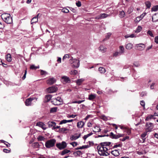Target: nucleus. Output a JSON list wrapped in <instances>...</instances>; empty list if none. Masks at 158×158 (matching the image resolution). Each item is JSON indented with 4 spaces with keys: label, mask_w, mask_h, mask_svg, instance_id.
I'll return each mask as SVG.
<instances>
[{
    "label": "nucleus",
    "mask_w": 158,
    "mask_h": 158,
    "mask_svg": "<svg viewBox=\"0 0 158 158\" xmlns=\"http://www.w3.org/2000/svg\"><path fill=\"white\" fill-rule=\"evenodd\" d=\"M111 143L106 142L101 143L97 147V149L99 154L100 156H106L109 155L110 152L108 150L110 148V145Z\"/></svg>",
    "instance_id": "obj_1"
},
{
    "label": "nucleus",
    "mask_w": 158,
    "mask_h": 158,
    "mask_svg": "<svg viewBox=\"0 0 158 158\" xmlns=\"http://www.w3.org/2000/svg\"><path fill=\"white\" fill-rule=\"evenodd\" d=\"M1 18L7 24H11L12 23V19L10 15L7 13H4L1 15Z\"/></svg>",
    "instance_id": "obj_2"
},
{
    "label": "nucleus",
    "mask_w": 158,
    "mask_h": 158,
    "mask_svg": "<svg viewBox=\"0 0 158 158\" xmlns=\"http://www.w3.org/2000/svg\"><path fill=\"white\" fill-rule=\"evenodd\" d=\"M56 142V140L54 139H52L47 141L45 143V147L47 148H50L54 146Z\"/></svg>",
    "instance_id": "obj_3"
},
{
    "label": "nucleus",
    "mask_w": 158,
    "mask_h": 158,
    "mask_svg": "<svg viewBox=\"0 0 158 158\" xmlns=\"http://www.w3.org/2000/svg\"><path fill=\"white\" fill-rule=\"evenodd\" d=\"M66 143L64 141H62L61 143H59L56 144V147L60 150H61L64 149L67 147Z\"/></svg>",
    "instance_id": "obj_4"
},
{
    "label": "nucleus",
    "mask_w": 158,
    "mask_h": 158,
    "mask_svg": "<svg viewBox=\"0 0 158 158\" xmlns=\"http://www.w3.org/2000/svg\"><path fill=\"white\" fill-rule=\"evenodd\" d=\"M37 100V98L35 97H31L27 99L25 102V104L26 106H30L32 105V101L34 100Z\"/></svg>",
    "instance_id": "obj_5"
},
{
    "label": "nucleus",
    "mask_w": 158,
    "mask_h": 158,
    "mask_svg": "<svg viewBox=\"0 0 158 158\" xmlns=\"http://www.w3.org/2000/svg\"><path fill=\"white\" fill-rule=\"evenodd\" d=\"M146 131L147 132H150L152 131L153 128V124L151 123H148L146 124Z\"/></svg>",
    "instance_id": "obj_6"
},
{
    "label": "nucleus",
    "mask_w": 158,
    "mask_h": 158,
    "mask_svg": "<svg viewBox=\"0 0 158 158\" xmlns=\"http://www.w3.org/2000/svg\"><path fill=\"white\" fill-rule=\"evenodd\" d=\"M123 134H118V135H114L112 132H110L109 135L110 137L112 139H117L120 137H123Z\"/></svg>",
    "instance_id": "obj_7"
},
{
    "label": "nucleus",
    "mask_w": 158,
    "mask_h": 158,
    "mask_svg": "<svg viewBox=\"0 0 158 158\" xmlns=\"http://www.w3.org/2000/svg\"><path fill=\"white\" fill-rule=\"evenodd\" d=\"M61 81L64 84H65L69 83L70 80L69 78L67 76H63L61 77Z\"/></svg>",
    "instance_id": "obj_8"
},
{
    "label": "nucleus",
    "mask_w": 158,
    "mask_h": 158,
    "mask_svg": "<svg viewBox=\"0 0 158 158\" xmlns=\"http://www.w3.org/2000/svg\"><path fill=\"white\" fill-rule=\"evenodd\" d=\"M57 89V87L55 86H53L49 87L47 89V91L50 93H54L56 92Z\"/></svg>",
    "instance_id": "obj_9"
},
{
    "label": "nucleus",
    "mask_w": 158,
    "mask_h": 158,
    "mask_svg": "<svg viewBox=\"0 0 158 158\" xmlns=\"http://www.w3.org/2000/svg\"><path fill=\"white\" fill-rule=\"evenodd\" d=\"M145 46L144 44L141 43L137 44L136 45V48L137 50L139 51H142L145 48Z\"/></svg>",
    "instance_id": "obj_10"
},
{
    "label": "nucleus",
    "mask_w": 158,
    "mask_h": 158,
    "mask_svg": "<svg viewBox=\"0 0 158 158\" xmlns=\"http://www.w3.org/2000/svg\"><path fill=\"white\" fill-rule=\"evenodd\" d=\"M109 16V15H108L105 13L101 14L97 16L96 17V19H102L106 18Z\"/></svg>",
    "instance_id": "obj_11"
},
{
    "label": "nucleus",
    "mask_w": 158,
    "mask_h": 158,
    "mask_svg": "<svg viewBox=\"0 0 158 158\" xmlns=\"http://www.w3.org/2000/svg\"><path fill=\"white\" fill-rule=\"evenodd\" d=\"M56 79L53 77L49 78L47 81V83L49 85H52L56 82Z\"/></svg>",
    "instance_id": "obj_12"
},
{
    "label": "nucleus",
    "mask_w": 158,
    "mask_h": 158,
    "mask_svg": "<svg viewBox=\"0 0 158 158\" xmlns=\"http://www.w3.org/2000/svg\"><path fill=\"white\" fill-rule=\"evenodd\" d=\"M73 66L75 68H77L80 65L79 61L78 60L74 59L73 61Z\"/></svg>",
    "instance_id": "obj_13"
},
{
    "label": "nucleus",
    "mask_w": 158,
    "mask_h": 158,
    "mask_svg": "<svg viewBox=\"0 0 158 158\" xmlns=\"http://www.w3.org/2000/svg\"><path fill=\"white\" fill-rule=\"evenodd\" d=\"M48 127L50 128H52V130L55 129L54 128L55 126H56V123L54 122H49L48 123Z\"/></svg>",
    "instance_id": "obj_14"
},
{
    "label": "nucleus",
    "mask_w": 158,
    "mask_h": 158,
    "mask_svg": "<svg viewBox=\"0 0 158 158\" xmlns=\"http://www.w3.org/2000/svg\"><path fill=\"white\" fill-rule=\"evenodd\" d=\"M36 126L42 128L43 130H45L46 128L44 124L42 122H39L36 123Z\"/></svg>",
    "instance_id": "obj_15"
},
{
    "label": "nucleus",
    "mask_w": 158,
    "mask_h": 158,
    "mask_svg": "<svg viewBox=\"0 0 158 158\" xmlns=\"http://www.w3.org/2000/svg\"><path fill=\"white\" fill-rule=\"evenodd\" d=\"M80 134H78L77 135V134H75L70 137V139L72 140H75L78 139L80 136Z\"/></svg>",
    "instance_id": "obj_16"
},
{
    "label": "nucleus",
    "mask_w": 158,
    "mask_h": 158,
    "mask_svg": "<svg viewBox=\"0 0 158 158\" xmlns=\"http://www.w3.org/2000/svg\"><path fill=\"white\" fill-rule=\"evenodd\" d=\"M85 124L84 122L81 121L77 123V127L78 128H82L83 127Z\"/></svg>",
    "instance_id": "obj_17"
},
{
    "label": "nucleus",
    "mask_w": 158,
    "mask_h": 158,
    "mask_svg": "<svg viewBox=\"0 0 158 158\" xmlns=\"http://www.w3.org/2000/svg\"><path fill=\"white\" fill-rule=\"evenodd\" d=\"M152 20L154 22H156L158 20V13L153 15L152 17Z\"/></svg>",
    "instance_id": "obj_18"
},
{
    "label": "nucleus",
    "mask_w": 158,
    "mask_h": 158,
    "mask_svg": "<svg viewBox=\"0 0 158 158\" xmlns=\"http://www.w3.org/2000/svg\"><path fill=\"white\" fill-rule=\"evenodd\" d=\"M54 101L55 102H56L57 101L58 102H59L58 103H57L56 104V103L54 104L55 105H58L60 104V103L62 102V99L60 97H57L55 99H54V101Z\"/></svg>",
    "instance_id": "obj_19"
},
{
    "label": "nucleus",
    "mask_w": 158,
    "mask_h": 158,
    "mask_svg": "<svg viewBox=\"0 0 158 158\" xmlns=\"http://www.w3.org/2000/svg\"><path fill=\"white\" fill-rule=\"evenodd\" d=\"M111 153L113 155L116 156H119L120 154L119 151L117 150H114L112 151L111 152Z\"/></svg>",
    "instance_id": "obj_20"
},
{
    "label": "nucleus",
    "mask_w": 158,
    "mask_h": 158,
    "mask_svg": "<svg viewBox=\"0 0 158 158\" xmlns=\"http://www.w3.org/2000/svg\"><path fill=\"white\" fill-rule=\"evenodd\" d=\"M96 97V94H91L89 95L88 99L90 100H93Z\"/></svg>",
    "instance_id": "obj_21"
},
{
    "label": "nucleus",
    "mask_w": 158,
    "mask_h": 158,
    "mask_svg": "<svg viewBox=\"0 0 158 158\" xmlns=\"http://www.w3.org/2000/svg\"><path fill=\"white\" fill-rule=\"evenodd\" d=\"M38 16H35L34 17H33L31 19V24H33V23H35L38 21Z\"/></svg>",
    "instance_id": "obj_22"
},
{
    "label": "nucleus",
    "mask_w": 158,
    "mask_h": 158,
    "mask_svg": "<svg viewBox=\"0 0 158 158\" xmlns=\"http://www.w3.org/2000/svg\"><path fill=\"white\" fill-rule=\"evenodd\" d=\"M71 151L70 150H68L67 149H65L63 150L60 153V154L62 155H64L65 154L68 153L69 152H70Z\"/></svg>",
    "instance_id": "obj_23"
},
{
    "label": "nucleus",
    "mask_w": 158,
    "mask_h": 158,
    "mask_svg": "<svg viewBox=\"0 0 158 158\" xmlns=\"http://www.w3.org/2000/svg\"><path fill=\"white\" fill-rule=\"evenodd\" d=\"M99 50L102 53L106 52V48L103 46H101L99 48Z\"/></svg>",
    "instance_id": "obj_24"
},
{
    "label": "nucleus",
    "mask_w": 158,
    "mask_h": 158,
    "mask_svg": "<svg viewBox=\"0 0 158 158\" xmlns=\"http://www.w3.org/2000/svg\"><path fill=\"white\" fill-rule=\"evenodd\" d=\"M133 44L131 43H128L126 45V48L127 50H130L133 47Z\"/></svg>",
    "instance_id": "obj_25"
},
{
    "label": "nucleus",
    "mask_w": 158,
    "mask_h": 158,
    "mask_svg": "<svg viewBox=\"0 0 158 158\" xmlns=\"http://www.w3.org/2000/svg\"><path fill=\"white\" fill-rule=\"evenodd\" d=\"M68 129L66 128H60L58 131L60 133H64L65 131H68Z\"/></svg>",
    "instance_id": "obj_26"
},
{
    "label": "nucleus",
    "mask_w": 158,
    "mask_h": 158,
    "mask_svg": "<svg viewBox=\"0 0 158 158\" xmlns=\"http://www.w3.org/2000/svg\"><path fill=\"white\" fill-rule=\"evenodd\" d=\"M6 60L8 62H10L11 60V56L10 54H8L6 56Z\"/></svg>",
    "instance_id": "obj_27"
},
{
    "label": "nucleus",
    "mask_w": 158,
    "mask_h": 158,
    "mask_svg": "<svg viewBox=\"0 0 158 158\" xmlns=\"http://www.w3.org/2000/svg\"><path fill=\"white\" fill-rule=\"evenodd\" d=\"M98 70L101 73H104L106 72L105 69L103 67L99 68Z\"/></svg>",
    "instance_id": "obj_28"
},
{
    "label": "nucleus",
    "mask_w": 158,
    "mask_h": 158,
    "mask_svg": "<svg viewBox=\"0 0 158 158\" xmlns=\"http://www.w3.org/2000/svg\"><path fill=\"white\" fill-rule=\"evenodd\" d=\"M84 81V79H80L77 80L76 81V82L77 85H80Z\"/></svg>",
    "instance_id": "obj_29"
},
{
    "label": "nucleus",
    "mask_w": 158,
    "mask_h": 158,
    "mask_svg": "<svg viewBox=\"0 0 158 158\" xmlns=\"http://www.w3.org/2000/svg\"><path fill=\"white\" fill-rule=\"evenodd\" d=\"M73 154L75 156H80L82 154V152L80 151H78L73 152Z\"/></svg>",
    "instance_id": "obj_30"
},
{
    "label": "nucleus",
    "mask_w": 158,
    "mask_h": 158,
    "mask_svg": "<svg viewBox=\"0 0 158 158\" xmlns=\"http://www.w3.org/2000/svg\"><path fill=\"white\" fill-rule=\"evenodd\" d=\"M119 52L121 54H123L124 52V48L123 46H120L119 47Z\"/></svg>",
    "instance_id": "obj_31"
},
{
    "label": "nucleus",
    "mask_w": 158,
    "mask_h": 158,
    "mask_svg": "<svg viewBox=\"0 0 158 158\" xmlns=\"http://www.w3.org/2000/svg\"><path fill=\"white\" fill-rule=\"evenodd\" d=\"M119 13V16L120 18H123L125 16V13L122 10L120 11Z\"/></svg>",
    "instance_id": "obj_32"
},
{
    "label": "nucleus",
    "mask_w": 158,
    "mask_h": 158,
    "mask_svg": "<svg viewBox=\"0 0 158 158\" xmlns=\"http://www.w3.org/2000/svg\"><path fill=\"white\" fill-rule=\"evenodd\" d=\"M142 29V27L141 26H138L136 30L135 31V32L139 33V32L141 31Z\"/></svg>",
    "instance_id": "obj_33"
},
{
    "label": "nucleus",
    "mask_w": 158,
    "mask_h": 158,
    "mask_svg": "<svg viewBox=\"0 0 158 158\" xmlns=\"http://www.w3.org/2000/svg\"><path fill=\"white\" fill-rule=\"evenodd\" d=\"M57 107H53L51 108L50 112L51 113H53L57 111Z\"/></svg>",
    "instance_id": "obj_34"
},
{
    "label": "nucleus",
    "mask_w": 158,
    "mask_h": 158,
    "mask_svg": "<svg viewBox=\"0 0 158 158\" xmlns=\"http://www.w3.org/2000/svg\"><path fill=\"white\" fill-rule=\"evenodd\" d=\"M92 134H93V133L92 132H90L89 134H88L87 135H84V136L83 137V138L84 140H85L89 136L91 135Z\"/></svg>",
    "instance_id": "obj_35"
},
{
    "label": "nucleus",
    "mask_w": 158,
    "mask_h": 158,
    "mask_svg": "<svg viewBox=\"0 0 158 158\" xmlns=\"http://www.w3.org/2000/svg\"><path fill=\"white\" fill-rule=\"evenodd\" d=\"M30 68L31 69L35 70L37 69H39V66H36L34 65H31Z\"/></svg>",
    "instance_id": "obj_36"
},
{
    "label": "nucleus",
    "mask_w": 158,
    "mask_h": 158,
    "mask_svg": "<svg viewBox=\"0 0 158 158\" xmlns=\"http://www.w3.org/2000/svg\"><path fill=\"white\" fill-rule=\"evenodd\" d=\"M37 139L38 141H43L45 139V138L42 135H39L38 136Z\"/></svg>",
    "instance_id": "obj_37"
},
{
    "label": "nucleus",
    "mask_w": 158,
    "mask_h": 158,
    "mask_svg": "<svg viewBox=\"0 0 158 158\" xmlns=\"http://www.w3.org/2000/svg\"><path fill=\"white\" fill-rule=\"evenodd\" d=\"M145 4L147 8H149L151 6V2L149 1H147L145 2Z\"/></svg>",
    "instance_id": "obj_38"
},
{
    "label": "nucleus",
    "mask_w": 158,
    "mask_h": 158,
    "mask_svg": "<svg viewBox=\"0 0 158 158\" xmlns=\"http://www.w3.org/2000/svg\"><path fill=\"white\" fill-rule=\"evenodd\" d=\"M39 144L38 143H35L32 144V147L34 148H39Z\"/></svg>",
    "instance_id": "obj_39"
},
{
    "label": "nucleus",
    "mask_w": 158,
    "mask_h": 158,
    "mask_svg": "<svg viewBox=\"0 0 158 158\" xmlns=\"http://www.w3.org/2000/svg\"><path fill=\"white\" fill-rule=\"evenodd\" d=\"M158 10V6L156 5L154 6L152 8V11H157Z\"/></svg>",
    "instance_id": "obj_40"
},
{
    "label": "nucleus",
    "mask_w": 158,
    "mask_h": 158,
    "mask_svg": "<svg viewBox=\"0 0 158 158\" xmlns=\"http://www.w3.org/2000/svg\"><path fill=\"white\" fill-rule=\"evenodd\" d=\"M111 34L110 33H109L107 34V35L106 36V38L103 41L105 40V39L107 40L109 39L110 36H111Z\"/></svg>",
    "instance_id": "obj_41"
},
{
    "label": "nucleus",
    "mask_w": 158,
    "mask_h": 158,
    "mask_svg": "<svg viewBox=\"0 0 158 158\" xmlns=\"http://www.w3.org/2000/svg\"><path fill=\"white\" fill-rule=\"evenodd\" d=\"M4 27L3 23L0 20V29H3Z\"/></svg>",
    "instance_id": "obj_42"
},
{
    "label": "nucleus",
    "mask_w": 158,
    "mask_h": 158,
    "mask_svg": "<svg viewBox=\"0 0 158 158\" xmlns=\"http://www.w3.org/2000/svg\"><path fill=\"white\" fill-rule=\"evenodd\" d=\"M62 11L65 13H67L69 12V10L68 9L66 8H64L62 9Z\"/></svg>",
    "instance_id": "obj_43"
},
{
    "label": "nucleus",
    "mask_w": 158,
    "mask_h": 158,
    "mask_svg": "<svg viewBox=\"0 0 158 158\" xmlns=\"http://www.w3.org/2000/svg\"><path fill=\"white\" fill-rule=\"evenodd\" d=\"M122 54L121 53L119 52H115L114 54V56H118L121 55Z\"/></svg>",
    "instance_id": "obj_44"
},
{
    "label": "nucleus",
    "mask_w": 158,
    "mask_h": 158,
    "mask_svg": "<svg viewBox=\"0 0 158 158\" xmlns=\"http://www.w3.org/2000/svg\"><path fill=\"white\" fill-rule=\"evenodd\" d=\"M96 128H98V129L97 130V131H94L93 130V131L95 132H99L101 130V129H100L99 128V127L98 126H96V127H94V129H96Z\"/></svg>",
    "instance_id": "obj_45"
},
{
    "label": "nucleus",
    "mask_w": 158,
    "mask_h": 158,
    "mask_svg": "<svg viewBox=\"0 0 158 158\" xmlns=\"http://www.w3.org/2000/svg\"><path fill=\"white\" fill-rule=\"evenodd\" d=\"M70 144L72 145L73 146V147H76L77 145V142H73L72 143H70Z\"/></svg>",
    "instance_id": "obj_46"
},
{
    "label": "nucleus",
    "mask_w": 158,
    "mask_h": 158,
    "mask_svg": "<svg viewBox=\"0 0 158 158\" xmlns=\"http://www.w3.org/2000/svg\"><path fill=\"white\" fill-rule=\"evenodd\" d=\"M69 55L68 54H65L64 55V56L63 57V60H64L66 58H69Z\"/></svg>",
    "instance_id": "obj_47"
},
{
    "label": "nucleus",
    "mask_w": 158,
    "mask_h": 158,
    "mask_svg": "<svg viewBox=\"0 0 158 158\" xmlns=\"http://www.w3.org/2000/svg\"><path fill=\"white\" fill-rule=\"evenodd\" d=\"M78 73L77 71L76 70H72L71 72V74L76 75Z\"/></svg>",
    "instance_id": "obj_48"
},
{
    "label": "nucleus",
    "mask_w": 158,
    "mask_h": 158,
    "mask_svg": "<svg viewBox=\"0 0 158 158\" xmlns=\"http://www.w3.org/2000/svg\"><path fill=\"white\" fill-rule=\"evenodd\" d=\"M147 34L151 37H153L154 36L152 31H151L149 30L147 32Z\"/></svg>",
    "instance_id": "obj_49"
},
{
    "label": "nucleus",
    "mask_w": 158,
    "mask_h": 158,
    "mask_svg": "<svg viewBox=\"0 0 158 158\" xmlns=\"http://www.w3.org/2000/svg\"><path fill=\"white\" fill-rule=\"evenodd\" d=\"M66 123H67V120L64 119L61 121V122L59 123V124H63Z\"/></svg>",
    "instance_id": "obj_50"
},
{
    "label": "nucleus",
    "mask_w": 158,
    "mask_h": 158,
    "mask_svg": "<svg viewBox=\"0 0 158 158\" xmlns=\"http://www.w3.org/2000/svg\"><path fill=\"white\" fill-rule=\"evenodd\" d=\"M77 116L75 114L69 115L67 117L69 118H74Z\"/></svg>",
    "instance_id": "obj_51"
},
{
    "label": "nucleus",
    "mask_w": 158,
    "mask_h": 158,
    "mask_svg": "<svg viewBox=\"0 0 158 158\" xmlns=\"http://www.w3.org/2000/svg\"><path fill=\"white\" fill-rule=\"evenodd\" d=\"M146 14V13H143L141 15L139 16V18H140L141 19H142L144 17L145 15Z\"/></svg>",
    "instance_id": "obj_52"
},
{
    "label": "nucleus",
    "mask_w": 158,
    "mask_h": 158,
    "mask_svg": "<svg viewBox=\"0 0 158 158\" xmlns=\"http://www.w3.org/2000/svg\"><path fill=\"white\" fill-rule=\"evenodd\" d=\"M89 144L87 145V146H89V147H90L91 146H93L94 143L92 141H89Z\"/></svg>",
    "instance_id": "obj_53"
},
{
    "label": "nucleus",
    "mask_w": 158,
    "mask_h": 158,
    "mask_svg": "<svg viewBox=\"0 0 158 158\" xmlns=\"http://www.w3.org/2000/svg\"><path fill=\"white\" fill-rule=\"evenodd\" d=\"M27 73V70H25L24 74L22 77L23 80H24L26 78Z\"/></svg>",
    "instance_id": "obj_54"
},
{
    "label": "nucleus",
    "mask_w": 158,
    "mask_h": 158,
    "mask_svg": "<svg viewBox=\"0 0 158 158\" xmlns=\"http://www.w3.org/2000/svg\"><path fill=\"white\" fill-rule=\"evenodd\" d=\"M76 5L78 7H80L81 6V3L80 1H78L76 2Z\"/></svg>",
    "instance_id": "obj_55"
},
{
    "label": "nucleus",
    "mask_w": 158,
    "mask_h": 158,
    "mask_svg": "<svg viewBox=\"0 0 158 158\" xmlns=\"http://www.w3.org/2000/svg\"><path fill=\"white\" fill-rule=\"evenodd\" d=\"M3 151L5 153H9L10 152V151L6 149H3Z\"/></svg>",
    "instance_id": "obj_56"
},
{
    "label": "nucleus",
    "mask_w": 158,
    "mask_h": 158,
    "mask_svg": "<svg viewBox=\"0 0 158 158\" xmlns=\"http://www.w3.org/2000/svg\"><path fill=\"white\" fill-rule=\"evenodd\" d=\"M134 65L135 67H137L139 66V64L138 62H135L134 63Z\"/></svg>",
    "instance_id": "obj_57"
},
{
    "label": "nucleus",
    "mask_w": 158,
    "mask_h": 158,
    "mask_svg": "<svg viewBox=\"0 0 158 158\" xmlns=\"http://www.w3.org/2000/svg\"><path fill=\"white\" fill-rule=\"evenodd\" d=\"M140 95L141 97H144L146 95V93L144 92H141L140 94Z\"/></svg>",
    "instance_id": "obj_58"
},
{
    "label": "nucleus",
    "mask_w": 158,
    "mask_h": 158,
    "mask_svg": "<svg viewBox=\"0 0 158 158\" xmlns=\"http://www.w3.org/2000/svg\"><path fill=\"white\" fill-rule=\"evenodd\" d=\"M2 64L3 66L4 67H6V64H4V63H3L2 60H0V64Z\"/></svg>",
    "instance_id": "obj_59"
},
{
    "label": "nucleus",
    "mask_w": 158,
    "mask_h": 158,
    "mask_svg": "<svg viewBox=\"0 0 158 158\" xmlns=\"http://www.w3.org/2000/svg\"><path fill=\"white\" fill-rule=\"evenodd\" d=\"M89 148V146H87V145H83L81 147L82 149H85V148Z\"/></svg>",
    "instance_id": "obj_60"
},
{
    "label": "nucleus",
    "mask_w": 158,
    "mask_h": 158,
    "mask_svg": "<svg viewBox=\"0 0 158 158\" xmlns=\"http://www.w3.org/2000/svg\"><path fill=\"white\" fill-rule=\"evenodd\" d=\"M121 146H122V145L120 144H116V145H114V146L113 148H116L118 147H121Z\"/></svg>",
    "instance_id": "obj_61"
},
{
    "label": "nucleus",
    "mask_w": 158,
    "mask_h": 158,
    "mask_svg": "<svg viewBox=\"0 0 158 158\" xmlns=\"http://www.w3.org/2000/svg\"><path fill=\"white\" fill-rule=\"evenodd\" d=\"M155 42L157 44H158V36H156L154 40Z\"/></svg>",
    "instance_id": "obj_62"
},
{
    "label": "nucleus",
    "mask_w": 158,
    "mask_h": 158,
    "mask_svg": "<svg viewBox=\"0 0 158 158\" xmlns=\"http://www.w3.org/2000/svg\"><path fill=\"white\" fill-rule=\"evenodd\" d=\"M155 83H152L150 85V88L151 89H153L154 88V86L155 85Z\"/></svg>",
    "instance_id": "obj_63"
},
{
    "label": "nucleus",
    "mask_w": 158,
    "mask_h": 158,
    "mask_svg": "<svg viewBox=\"0 0 158 158\" xmlns=\"http://www.w3.org/2000/svg\"><path fill=\"white\" fill-rule=\"evenodd\" d=\"M141 105L143 107H144L145 106V102L143 101H140V102Z\"/></svg>",
    "instance_id": "obj_64"
}]
</instances>
